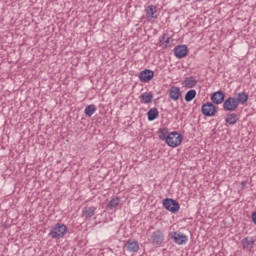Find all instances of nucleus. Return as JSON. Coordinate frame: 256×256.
<instances>
[{"label": "nucleus", "instance_id": "nucleus-1", "mask_svg": "<svg viewBox=\"0 0 256 256\" xmlns=\"http://www.w3.org/2000/svg\"><path fill=\"white\" fill-rule=\"evenodd\" d=\"M66 233H67V226H65V224L57 223L54 226H52L49 236L52 239H61L65 237Z\"/></svg>", "mask_w": 256, "mask_h": 256}, {"label": "nucleus", "instance_id": "nucleus-2", "mask_svg": "<svg viewBox=\"0 0 256 256\" xmlns=\"http://www.w3.org/2000/svg\"><path fill=\"white\" fill-rule=\"evenodd\" d=\"M168 147H179L181 143H183V136L179 134L178 132H171L168 134L165 142Z\"/></svg>", "mask_w": 256, "mask_h": 256}, {"label": "nucleus", "instance_id": "nucleus-3", "mask_svg": "<svg viewBox=\"0 0 256 256\" xmlns=\"http://www.w3.org/2000/svg\"><path fill=\"white\" fill-rule=\"evenodd\" d=\"M164 209L167 211H170V213H177L179 209H181V205L177 200H174L173 198H165L162 201Z\"/></svg>", "mask_w": 256, "mask_h": 256}, {"label": "nucleus", "instance_id": "nucleus-4", "mask_svg": "<svg viewBox=\"0 0 256 256\" xmlns=\"http://www.w3.org/2000/svg\"><path fill=\"white\" fill-rule=\"evenodd\" d=\"M217 113V106L215 104L208 102L202 105V114L205 115V117H215Z\"/></svg>", "mask_w": 256, "mask_h": 256}, {"label": "nucleus", "instance_id": "nucleus-5", "mask_svg": "<svg viewBox=\"0 0 256 256\" xmlns=\"http://www.w3.org/2000/svg\"><path fill=\"white\" fill-rule=\"evenodd\" d=\"M239 107V104L237 103V100L235 97H229L227 98L223 103V109L224 111H237V108Z\"/></svg>", "mask_w": 256, "mask_h": 256}, {"label": "nucleus", "instance_id": "nucleus-6", "mask_svg": "<svg viewBox=\"0 0 256 256\" xmlns=\"http://www.w3.org/2000/svg\"><path fill=\"white\" fill-rule=\"evenodd\" d=\"M170 239L176 243V245H185L187 241H189V238L185 234H180L177 232H171L169 234Z\"/></svg>", "mask_w": 256, "mask_h": 256}, {"label": "nucleus", "instance_id": "nucleus-7", "mask_svg": "<svg viewBox=\"0 0 256 256\" xmlns=\"http://www.w3.org/2000/svg\"><path fill=\"white\" fill-rule=\"evenodd\" d=\"M151 241L152 245H161V243L165 241V235H163V232L161 230H156L151 235Z\"/></svg>", "mask_w": 256, "mask_h": 256}, {"label": "nucleus", "instance_id": "nucleus-8", "mask_svg": "<svg viewBox=\"0 0 256 256\" xmlns=\"http://www.w3.org/2000/svg\"><path fill=\"white\" fill-rule=\"evenodd\" d=\"M153 77H155V72H153V70L146 69L139 74V79L142 83H149Z\"/></svg>", "mask_w": 256, "mask_h": 256}, {"label": "nucleus", "instance_id": "nucleus-9", "mask_svg": "<svg viewBox=\"0 0 256 256\" xmlns=\"http://www.w3.org/2000/svg\"><path fill=\"white\" fill-rule=\"evenodd\" d=\"M211 101L214 105H221L225 101V92L219 90L211 95Z\"/></svg>", "mask_w": 256, "mask_h": 256}, {"label": "nucleus", "instance_id": "nucleus-10", "mask_svg": "<svg viewBox=\"0 0 256 256\" xmlns=\"http://www.w3.org/2000/svg\"><path fill=\"white\" fill-rule=\"evenodd\" d=\"M187 53L189 50L185 45H178L174 48V55L177 59H183V57H187Z\"/></svg>", "mask_w": 256, "mask_h": 256}, {"label": "nucleus", "instance_id": "nucleus-11", "mask_svg": "<svg viewBox=\"0 0 256 256\" xmlns=\"http://www.w3.org/2000/svg\"><path fill=\"white\" fill-rule=\"evenodd\" d=\"M96 211L97 208L95 206L84 207L82 210V217L85 219V221H90L91 217L95 215Z\"/></svg>", "mask_w": 256, "mask_h": 256}, {"label": "nucleus", "instance_id": "nucleus-12", "mask_svg": "<svg viewBox=\"0 0 256 256\" xmlns=\"http://www.w3.org/2000/svg\"><path fill=\"white\" fill-rule=\"evenodd\" d=\"M241 243H242L243 249H247V251H251V249L255 247V239H253V237L243 238Z\"/></svg>", "mask_w": 256, "mask_h": 256}, {"label": "nucleus", "instance_id": "nucleus-13", "mask_svg": "<svg viewBox=\"0 0 256 256\" xmlns=\"http://www.w3.org/2000/svg\"><path fill=\"white\" fill-rule=\"evenodd\" d=\"M197 79H195V77L190 76V77H186L182 83V85H184V87H186V89H193V87H197Z\"/></svg>", "mask_w": 256, "mask_h": 256}, {"label": "nucleus", "instance_id": "nucleus-14", "mask_svg": "<svg viewBox=\"0 0 256 256\" xmlns=\"http://www.w3.org/2000/svg\"><path fill=\"white\" fill-rule=\"evenodd\" d=\"M169 95L173 101H179V98L181 97V88L172 86L169 90Z\"/></svg>", "mask_w": 256, "mask_h": 256}, {"label": "nucleus", "instance_id": "nucleus-15", "mask_svg": "<svg viewBox=\"0 0 256 256\" xmlns=\"http://www.w3.org/2000/svg\"><path fill=\"white\" fill-rule=\"evenodd\" d=\"M239 122V118L237 117V114L235 113H230L226 115L225 118V123H227L228 125H237V123Z\"/></svg>", "mask_w": 256, "mask_h": 256}, {"label": "nucleus", "instance_id": "nucleus-16", "mask_svg": "<svg viewBox=\"0 0 256 256\" xmlns=\"http://www.w3.org/2000/svg\"><path fill=\"white\" fill-rule=\"evenodd\" d=\"M119 203H121V198H112L107 204L106 209H109V211H113V209H117V207H119Z\"/></svg>", "mask_w": 256, "mask_h": 256}, {"label": "nucleus", "instance_id": "nucleus-17", "mask_svg": "<svg viewBox=\"0 0 256 256\" xmlns=\"http://www.w3.org/2000/svg\"><path fill=\"white\" fill-rule=\"evenodd\" d=\"M235 100H236V103H238V105L239 104L245 105V103H247V101H249V95H247V93H245V92H240V93H238Z\"/></svg>", "mask_w": 256, "mask_h": 256}, {"label": "nucleus", "instance_id": "nucleus-18", "mask_svg": "<svg viewBox=\"0 0 256 256\" xmlns=\"http://www.w3.org/2000/svg\"><path fill=\"white\" fill-rule=\"evenodd\" d=\"M157 134L160 141H167V136H169V128L167 127L159 128Z\"/></svg>", "mask_w": 256, "mask_h": 256}, {"label": "nucleus", "instance_id": "nucleus-19", "mask_svg": "<svg viewBox=\"0 0 256 256\" xmlns=\"http://www.w3.org/2000/svg\"><path fill=\"white\" fill-rule=\"evenodd\" d=\"M126 247L131 253H137L139 251V244L136 241L128 240Z\"/></svg>", "mask_w": 256, "mask_h": 256}, {"label": "nucleus", "instance_id": "nucleus-20", "mask_svg": "<svg viewBox=\"0 0 256 256\" xmlns=\"http://www.w3.org/2000/svg\"><path fill=\"white\" fill-rule=\"evenodd\" d=\"M155 13H157V7H155L154 5H149L146 8L147 17H151V19H157V15H155Z\"/></svg>", "mask_w": 256, "mask_h": 256}, {"label": "nucleus", "instance_id": "nucleus-21", "mask_svg": "<svg viewBox=\"0 0 256 256\" xmlns=\"http://www.w3.org/2000/svg\"><path fill=\"white\" fill-rule=\"evenodd\" d=\"M140 99H141V103H145L146 105H148V103H152L153 101V94L151 93H142L140 95Z\"/></svg>", "mask_w": 256, "mask_h": 256}, {"label": "nucleus", "instance_id": "nucleus-22", "mask_svg": "<svg viewBox=\"0 0 256 256\" xmlns=\"http://www.w3.org/2000/svg\"><path fill=\"white\" fill-rule=\"evenodd\" d=\"M148 121H155L159 117V110L157 108H152L147 113Z\"/></svg>", "mask_w": 256, "mask_h": 256}, {"label": "nucleus", "instance_id": "nucleus-23", "mask_svg": "<svg viewBox=\"0 0 256 256\" xmlns=\"http://www.w3.org/2000/svg\"><path fill=\"white\" fill-rule=\"evenodd\" d=\"M195 97H197V91L192 89L185 94L184 99L187 103H189L193 101Z\"/></svg>", "mask_w": 256, "mask_h": 256}, {"label": "nucleus", "instance_id": "nucleus-24", "mask_svg": "<svg viewBox=\"0 0 256 256\" xmlns=\"http://www.w3.org/2000/svg\"><path fill=\"white\" fill-rule=\"evenodd\" d=\"M95 111H97V107L94 104H90L85 108L84 113L86 117H92Z\"/></svg>", "mask_w": 256, "mask_h": 256}, {"label": "nucleus", "instance_id": "nucleus-25", "mask_svg": "<svg viewBox=\"0 0 256 256\" xmlns=\"http://www.w3.org/2000/svg\"><path fill=\"white\" fill-rule=\"evenodd\" d=\"M168 34H163L160 38L159 41L162 45H165V41L167 40Z\"/></svg>", "mask_w": 256, "mask_h": 256}, {"label": "nucleus", "instance_id": "nucleus-26", "mask_svg": "<svg viewBox=\"0 0 256 256\" xmlns=\"http://www.w3.org/2000/svg\"><path fill=\"white\" fill-rule=\"evenodd\" d=\"M170 40H171V36H169V34H168V36H166V41L164 42L165 47H167L169 45Z\"/></svg>", "mask_w": 256, "mask_h": 256}, {"label": "nucleus", "instance_id": "nucleus-27", "mask_svg": "<svg viewBox=\"0 0 256 256\" xmlns=\"http://www.w3.org/2000/svg\"><path fill=\"white\" fill-rule=\"evenodd\" d=\"M252 222L256 225V211L252 213Z\"/></svg>", "mask_w": 256, "mask_h": 256}, {"label": "nucleus", "instance_id": "nucleus-28", "mask_svg": "<svg viewBox=\"0 0 256 256\" xmlns=\"http://www.w3.org/2000/svg\"><path fill=\"white\" fill-rule=\"evenodd\" d=\"M196 1H203V0H196Z\"/></svg>", "mask_w": 256, "mask_h": 256}]
</instances>
